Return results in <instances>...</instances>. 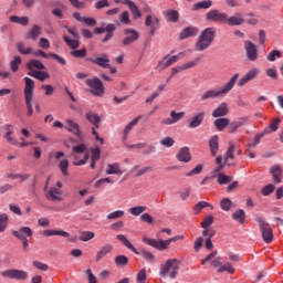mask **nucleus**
I'll return each instance as SVG.
<instances>
[{"label":"nucleus","mask_w":283,"mask_h":283,"mask_svg":"<svg viewBox=\"0 0 283 283\" xmlns=\"http://www.w3.org/2000/svg\"><path fill=\"white\" fill-rule=\"evenodd\" d=\"M135 255H140L143 260H145V262H147L148 264H154V262H156V255H154V253H151L147 249H142L140 251H137Z\"/></svg>","instance_id":"c85d7f7f"},{"label":"nucleus","mask_w":283,"mask_h":283,"mask_svg":"<svg viewBox=\"0 0 283 283\" xmlns=\"http://www.w3.org/2000/svg\"><path fill=\"white\" fill-rule=\"evenodd\" d=\"M70 168V160L67 159H62L60 163H59V169L61 171V174L63 176H70V170H67Z\"/></svg>","instance_id":"49530a36"},{"label":"nucleus","mask_w":283,"mask_h":283,"mask_svg":"<svg viewBox=\"0 0 283 283\" xmlns=\"http://www.w3.org/2000/svg\"><path fill=\"white\" fill-rule=\"evenodd\" d=\"M28 74L33 78H38V81H45V78H50V73L45 71H31Z\"/></svg>","instance_id":"58836bf2"},{"label":"nucleus","mask_w":283,"mask_h":283,"mask_svg":"<svg viewBox=\"0 0 283 283\" xmlns=\"http://www.w3.org/2000/svg\"><path fill=\"white\" fill-rule=\"evenodd\" d=\"M185 118V112H176V111H170V117L164 118L161 120V125H176V123H180Z\"/></svg>","instance_id":"ddd939ff"},{"label":"nucleus","mask_w":283,"mask_h":283,"mask_svg":"<svg viewBox=\"0 0 283 283\" xmlns=\"http://www.w3.org/2000/svg\"><path fill=\"white\" fill-rule=\"evenodd\" d=\"M260 74V70L259 69H251L249 70L239 81H238V85L239 87H244V85H247V83L254 81V78H258V75Z\"/></svg>","instance_id":"f8f14e48"},{"label":"nucleus","mask_w":283,"mask_h":283,"mask_svg":"<svg viewBox=\"0 0 283 283\" xmlns=\"http://www.w3.org/2000/svg\"><path fill=\"white\" fill-rule=\"evenodd\" d=\"M216 40V29L212 27L206 28L198 36L195 44L196 52H205L211 48V43Z\"/></svg>","instance_id":"f03ea898"},{"label":"nucleus","mask_w":283,"mask_h":283,"mask_svg":"<svg viewBox=\"0 0 283 283\" xmlns=\"http://www.w3.org/2000/svg\"><path fill=\"white\" fill-rule=\"evenodd\" d=\"M219 137L218 135H214L209 140V148L212 156H217L218 149H220V146L218 144Z\"/></svg>","instance_id":"4c0bfd02"},{"label":"nucleus","mask_w":283,"mask_h":283,"mask_svg":"<svg viewBox=\"0 0 283 283\" xmlns=\"http://www.w3.org/2000/svg\"><path fill=\"white\" fill-rule=\"evenodd\" d=\"M86 61H90L91 63H94L95 65H98V67H103V70H107L109 67V55L102 54L98 57H87Z\"/></svg>","instance_id":"a211bd4d"},{"label":"nucleus","mask_w":283,"mask_h":283,"mask_svg":"<svg viewBox=\"0 0 283 283\" xmlns=\"http://www.w3.org/2000/svg\"><path fill=\"white\" fill-rule=\"evenodd\" d=\"M140 222H146V224H154V217L145 212L139 217Z\"/></svg>","instance_id":"338daca9"},{"label":"nucleus","mask_w":283,"mask_h":283,"mask_svg":"<svg viewBox=\"0 0 283 283\" xmlns=\"http://www.w3.org/2000/svg\"><path fill=\"white\" fill-rule=\"evenodd\" d=\"M33 233L30 227H21L19 230H12V235L18 240H28L32 238Z\"/></svg>","instance_id":"dca6fc26"},{"label":"nucleus","mask_w":283,"mask_h":283,"mask_svg":"<svg viewBox=\"0 0 283 283\" xmlns=\"http://www.w3.org/2000/svg\"><path fill=\"white\" fill-rule=\"evenodd\" d=\"M145 25L146 28H150V36H155L156 32L160 30V19H158V17H153L151 14H148L145 20Z\"/></svg>","instance_id":"9b49d317"},{"label":"nucleus","mask_w":283,"mask_h":283,"mask_svg":"<svg viewBox=\"0 0 283 283\" xmlns=\"http://www.w3.org/2000/svg\"><path fill=\"white\" fill-rule=\"evenodd\" d=\"M232 219L237 222H240V224H244V220L247 219V212L244 210L239 209L232 213Z\"/></svg>","instance_id":"a19ab883"},{"label":"nucleus","mask_w":283,"mask_h":283,"mask_svg":"<svg viewBox=\"0 0 283 283\" xmlns=\"http://www.w3.org/2000/svg\"><path fill=\"white\" fill-rule=\"evenodd\" d=\"M234 151H235V145L230 143L226 151V155L223 157L224 163H229V160H233V158H235V155L233 154Z\"/></svg>","instance_id":"a18cd8bd"},{"label":"nucleus","mask_w":283,"mask_h":283,"mask_svg":"<svg viewBox=\"0 0 283 283\" xmlns=\"http://www.w3.org/2000/svg\"><path fill=\"white\" fill-rule=\"evenodd\" d=\"M206 21H211L212 23H224L227 21V13L217 9H211L206 14Z\"/></svg>","instance_id":"6e6552de"},{"label":"nucleus","mask_w":283,"mask_h":283,"mask_svg":"<svg viewBox=\"0 0 283 283\" xmlns=\"http://www.w3.org/2000/svg\"><path fill=\"white\" fill-rule=\"evenodd\" d=\"M228 25H242L244 23V18H242V13L235 12L233 15L229 17L226 13V22Z\"/></svg>","instance_id":"aec40b11"},{"label":"nucleus","mask_w":283,"mask_h":283,"mask_svg":"<svg viewBox=\"0 0 283 283\" xmlns=\"http://www.w3.org/2000/svg\"><path fill=\"white\" fill-rule=\"evenodd\" d=\"M95 233L93 231H83L80 234L81 242H90V240H94Z\"/></svg>","instance_id":"8fccbe9b"},{"label":"nucleus","mask_w":283,"mask_h":283,"mask_svg":"<svg viewBox=\"0 0 283 283\" xmlns=\"http://www.w3.org/2000/svg\"><path fill=\"white\" fill-rule=\"evenodd\" d=\"M29 35H30V39H32L33 41H36L39 36H41V27H39L38 24H34L30 30Z\"/></svg>","instance_id":"09e8293b"},{"label":"nucleus","mask_w":283,"mask_h":283,"mask_svg":"<svg viewBox=\"0 0 283 283\" xmlns=\"http://www.w3.org/2000/svg\"><path fill=\"white\" fill-rule=\"evenodd\" d=\"M1 276L9 277V280H28V272L18 269H11L1 272Z\"/></svg>","instance_id":"1a4fd4ad"},{"label":"nucleus","mask_w":283,"mask_h":283,"mask_svg":"<svg viewBox=\"0 0 283 283\" xmlns=\"http://www.w3.org/2000/svg\"><path fill=\"white\" fill-rule=\"evenodd\" d=\"M129 263V258L120 254L115 258V264L116 266H127Z\"/></svg>","instance_id":"603ef678"},{"label":"nucleus","mask_w":283,"mask_h":283,"mask_svg":"<svg viewBox=\"0 0 283 283\" xmlns=\"http://www.w3.org/2000/svg\"><path fill=\"white\" fill-rule=\"evenodd\" d=\"M147 282V270L144 268L137 273V283Z\"/></svg>","instance_id":"69168bd1"},{"label":"nucleus","mask_w":283,"mask_h":283,"mask_svg":"<svg viewBox=\"0 0 283 283\" xmlns=\"http://www.w3.org/2000/svg\"><path fill=\"white\" fill-rule=\"evenodd\" d=\"M6 135L4 138L9 145H19V142L17 138L12 137V134H14V126L12 124H7L6 126Z\"/></svg>","instance_id":"a878e982"},{"label":"nucleus","mask_w":283,"mask_h":283,"mask_svg":"<svg viewBox=\"0 0 283 283\" xmlns=\"http://www.w3.org/2000/svg\"><path fill=\"white\" fill-rule=\"evenodd\" d=\"M86 119L91 122L92 125H94V127L98 128V125H101V116H98V114L88 112L86 114Z\"/></svg>","instance_id":"37998d69"},{"label":"nucleus","mask_w":283,"mask_h":283,"mask_svg":"<svg viewBox=\"0 0 283 283\" xmlns=\"http://www.w3.org/2000/svg\"><path fill=\"white\" fill-rule=\"evenodd\" d=\"M174 264H178V259H168L159 271L160 277H167L169 271L174 268Z\"/></svg>","instance_id":"5701e85b"},{"label":"nucleus","mask_w":283,"mask_h":283,"mask_svg":"<svg viewBox=\"0 0 283 283\" xmlns=\"http://www.w3.org/2000/svg\"><path fill=\"white\" fill-rule=\"evenodd\" d=\"M231 180H233V177L227 176L222 172H220L217 178L218 185H229V182H231Z\"/></svg>","instance_id":"864d4df0"},{"label":"nucleus","mask_w":283,"mask_h":283,"mask_svg":"<svg viewBox=\"0 0 283 283\" xmlns=\"http://www.w3.org/2000/svg\"><path fill=\"white\" fill-rule=\"evenodd\" d=\"M143 118V116H137L136 118H134L133 120H130L126 127L123 130V140H127V136H129V132L132 129H134V127H136V125H138V120H140Z\"/></svg>","instance_id":"c756f323"},{"label":"nucleus","mask_w":283,"mask_h":283,"mask_svg":"<svg viewBox=\"0 0 283 283\" xmlns=\"http://www.w3.org/2000/svg\"><path fill=\"white\" fill-rule=\"evenodd\" d=\"M27 67L30 72H35L34 70H45V64L41 60L32 59L27 63Z\"/></svg>","instance_id":"473e14b6"},{"label":"nucleus","mask_w":283,"mask_h":283,"mask_svg":"<svg viewBox=\"0 0 283 283\" xmlns=\"http://www.w3.org/2000/svg\"><path fill=\"white\" fill-rule=\"evenodd\" d=\"M124 39L122 41L123 45H132V43H136L138 39H140V33L135 29L126 28L124 30Z\"/></svg>","instance_id":"9d476101"},{"label":"nucleus","mask_w":283,"mask_h":283,"mask_svg":"<svg viewBox=\"0 0 283 283\" xmlns=\"http://www.w3.org/2000/svg\"><path fill=\"white\" fill-rule=\"evenodd\" d=\"M71 56L74 59H85L87 56V49L73 50L71 51Z\"/></svg>","instance_id":"3c124183"},{"label":"nucleus","mask_w":283,"mask_h":283,"mask_svg":"<svg viewBox=\"0 0 283 283\" xmlns=\"http://www.w3.org/2000/svg\"><path fill=\"white\" fill-rule=\"evenodd\" d=\"M202 235L203 238L211 239L216 235V230L213 228H203Z\"/></svg>","instance_id":"774afa93"},{"label":"nucleus","mask_w":283,"mask_h":283,"mask_svg":"<svg viewBox=\"0 0 283 283\" xmlns=\"http://www.w3.org/2000/svg\"><path fill=\"white\" fill-rule=\"evenodd\" d=\"M24 101L27 109H34L32 103H34V80L30 77H24Z\"/></svg>","instance_id":"20e7f679"},{"label":"nucleus","mask_w":283,"mask_h":283,"mask_svg":"<svg viewBox=\"0 0 283 283\" xmlns=\"http://www.w3.org/2000/svg\"><path fill=\"white\" fill-rule=\"evenodd\" d=\"M164 14H166L168 23H178V20L180 19V13L174 9L166 10Z\"/></svg>","instance_id":"f704fd0d"},{"label":"nucleus","mask_w":283,"mask_h":283,"mask_svg":"<svg viewBox=\"0 0 283 283\" xmlns=\"http://www.w3.org/2000/svg\"><path fill=\"white\" fill-rule=\"evenodd\" d=\"M123 3L124 6H127L135 19H140V17H143V13L140 12V9H138V6H136V2L132 0H124Z\"/></svg>","instance_id":"bb28decb"},{"label":"nucleus","mask_w":283,"mask_h":283,"mask_svg":"<svg viewBox=\"0 0 283 283\" xmlns=\"http://www.w3.org/2000/svg\"><path fill=\"white\" fill-rule=\"evenodd\" d=\"M275 191V185L269 184L268 186L263 187L261 192L262 196H271Z\"/></svg>","instance_id":"0e129e2a"},{"label":"nucleus","mask_w":283,"mask_h":283,"mask_svg":"<svg viewBox=\"0 0 283 283\" xmlns=\"http://www.w3.org/2000/svg\"><path fill=\"white\" fill-rule=\"evenodd\" d=\"M86 85L90 86L93 96H103L105 94L103 82L97 76L86 80Z\"/></svg>","instance_id":"423d86ee"},{"label":"nucleus","mask_w":283,"mask_h":283,"mask_svg":"<svg viewBox=\"0 0 283 283\" xmlns=\"http://www.w3.org/2000/svg\"><path fill=\"white\" fill-rule=\"evenodd\" d=\"M9 20L11 23H18V25H28L30 23V18L28 17L11 15Z\"/></svg>","instance_id":"79ce46f5"},{"label":"nucleus","mask_w":283,"mask_h":283,"mask_svg":"<svg viewBox=\"0 0 283 283\" xmlns=\"http://www.w3.org/2000/svg\"><path fill=\"white\" fill-rule=\"evenodd\" d=\"M196 34H198V28L187 27L180 32L179 39L185 41V39H189V36H196Z\"/></svg>","instance_id":"7c9ffc66"},{"label":"nucleus","mask_w":283,"mask_h":283,"mask_svg":"<svg viewBox=\"0 0 283 283\" xmlns=\"http://www.w3.org/2000/svg\"><path fill=\"white\" fill-rule=\"evenodd\" d=\"M205 112H199L198 114L193 115L191 118L188 119L187 125L189 129H198L200 125H202L205 120Z\"/></svg>","instance_id":"2eb2a0df"},{"label":"nucleus","mask_w":283,"mask_h":283,"mask_svg":"<svg viewBox=\"0 0 283 283\" xmlns=\"http://www.w3.org/2000/svg\"><path fill=\"white\" fill-rule=\"evenodd\" d=\"M63 41L71 50H77V48H81V40L78 38H74L72 40L67 35H64Z\"/></svg>","instance_id":"e433bc0d"},{"label":"nucleus","mask_w":283,"mask_h":283,"mask_svg":"<svg viewBox=\"0 0 283 283\" xmlns=\"http://www.w3.org/2000/svg\"><path fill=\"white\" fill-rule=\"evenodd\" d=\"M178 240H185V235L179 234L168 240H156L149 239L147 237L143 238V242H145V244H148V247H153V249H157V251H167V249H169V244H171V242H178Z\"/></svg>","instance_id":"7ed1b4c3"},{"label":"nucleus","mask_w":283,"mask_h":283,"mask_svg":"<svg viewBox=\"0 0 283 283\" xmlns=\"http://www.w3.org/2000/svg\"><path fill=\"white\" fill-rule=\"evenodd\" d=\"M106 176H123V170L118 163L108 164L105 170Z\"/></svg>","instance_id":"b1692460"},{"label":"nucleus","mask_w":283,"mask_h":283,"mask_svg":"<svg viewBox=\"0 0 283 283\" xmlns=\"http://www.w3.org/2000/svg\"><path fill=\"white\" fill-rule=\"evenodd\" d=\"M64 128L69 130L71 134H74L77 138H81V126L76 124L71 118L65 119Z\"/></svg>","instance_id":"6ab92c4d"},{"label":"nucleus","mask_w":283,"mask_h":283,"mask_svg":"<svg viewBox=\"0 0 283 283\" xmlns=\"http://www.w3.org/2000/svg\"><path fill=\"white\" fill-rule=\"evenodd\" d=\"M224 271H227L230 274L235 273V269H233V265H231V263L229 262L221 263V265L217 270V273H224Z\"/></svg>","instance_id":"de8ad7c7"},{"label":"nucleus","mask_w":283,"mask_h":283,"mask_svg":"<svg viewBox=\"0 0 283 283\" xmlns=\"http://www.w3.org/2000/svg\"><path fill=\"white\" fill-rule=\"evenodd\" d=\"M8 214L6 213H1L0 214V233H3V231H6V229H8Z\"/></svg>","instance_id":"4d7b16f0"},{"label":"nucleus","mask_w":283,"mask_h":283,"mask_svg":"<svg viewBox=\"0 0 283 283\" xmlns=\"http://www.w3.org/2000/svg\"><path fill=\"white\" fill-rule=\"evenodd\" d=\"M177 160H179V163H191V151L189 147L185 146L179 149Z\"/></svg>","instance_id":"4be33fe9"},{"label":"nucleus","mask_w":283,"mask_h":283,"mask_svg":"<svg viewBox=\"0 0 283 283\" xmlns=\"http://www.w3.org/2000/svg\"><path fill=\"white\" fill-rule=\"evenodd\" d=\"M45 198L51 202H61L63 201V192H61L56 187H50L45 192Z\"/></svg>","instance_id":"4468645a"},{"label":"nucleus","mask_w":283,"mask_h":283,"mask_svg":"<svg viewBox=\"0 0 283 283\" xmlns=\"http://www.w3.org/2000/svg\"><path fill=\"white\" fill-rule=\"evenodd\" d=\"M119 23L123 25H129L132 23V20H129V12L123 11L118 17Z\"/></svg>","instance_id":"5fc2aeb1"},{"label":"nucleus","mask_w":283,"mask_h":283,"mask_svg":"<svg viewBox=\"0 0 283 283\" xmlns=\"http://www.w3.org/2000/svg\"><path fill=\"white\" fill-rule=\"evenodd\" d=\"M116 239L119 240V242L124 243V245H126L127 249L133 251V253H138V250H136L134 248V244H132V242H129V239H127V237H125V234H117Z\"/></svg>","instance_id":"ea45409f"},{"label":"nucleus","mask_w":283,"mask_h":283,"mask_svg":"<svg viewBox=\"0 0 283 283\" xmlns=\"http://www.w3.org/2000/svg\"><path fill=\"white\" fill-rule=\"evenodd\" d=\"M145 211H147V206H135L128 209V213L135 217L142 216Z\"/></svg>","instance_id":"c03bdc74"},{"label":"nucleus","mask_w":283,"mask_h":283,"mask_svg":"<svg viewBox=\"0 0 283 283\" xmlns=\"http://www.w3.org/2000/svg\"><path fill=\"white\" fill-rule=\"evenodd\" d=\"M21 63V56L15 55L13 60L10 62V67L12 72L19 71V64Z\"/></svg>","instance_id":"680f3d73"},{"label":"nucleus","mask_w":283,"mask_h":283,"mask_svg":"<svg viewBox=\"0 0 283 283\" xmlns=\"http://www.w3.org/2000/svg\"><path fill=\"white\" fill-rule=\"evenodd\" d=\"M42 235H44V238H52L54 235H61L62 238H70L69 232L64 230H44L42 231Z\"/></svg>","instance_id":"72a5a7b5"},{"label":"nucleus","mask_w":283,"mask_h":283,"mask_svg":"<svg viewBox=\"0 0 283 283\" xmlns=\"http://www.w3.org/2000/svg\"><path fill=\"white\" fill-rule=\"evenodd\" d=\"M244 49L248 61H258V46L253 42L245 41Z\"/></svg>","instance_id":"f3484780"},{"label":"nucleus","mask_w":283,"mask_h":283,"mask_svg":"<svg viewBox=\"0 0 283 283\" xmlns=\"http://www.w3.org/2000/svg\"><path fill=\"white\" fill-rule=\"evenodd\" d=\"M18 52L20 54H32V48L25 46L23 42L18 43Z\"/></svg>","instance_id":"13d9d810"},{"label":"nucleus","mask_w":283,"mask_h":283,"mask_svg":"<svg viewBox=\"0 0 283 283\" xmlns=\"http://www.w3.org/2000/svg\"><path fill=\"white\" fill-rule=\"evenodd\" d=\"M176 140H174V138L171 137H164L159 140V144L163 146V147H174Z\"/></svg>","instance_id":"052dcab7"},{"label":"nucleus","mask_w":283,"mask_h":283,"mask_svg":"<svg viewBox=\"0 0 283 283\" xmlns=\"http://www.w3.org/2000/svg\"><path fill=\"white\" fill-rule=\"evenodd\" d=\"M256 222L259 224L260 233L263 238V241L266 242V244L273 242V229H271V226L269 222L264 221V219L258 217Z\"/></svg>","instance_id":"39448f33"},{"label":"nucleus","mask_w":283,"mask_h":283,"mask_svg":"<svg viewBox=\"0 0 283 283\" xmlns=\"http://www.w3.org/2000/svg\"><path fill=\"white\" fill-rule=\"evenodd\" d=\"M232 205H233V202L231 201V199L224 198V199L220 202V208L222 209V211H231Z\"/></svg>","instance_id":"bf43d9fd"},{"label":"nucleus","mask_w":283,"mask_h":283,"mask_svg":"<svg viewBox=\"0 0 283 283\" xmlns=\"http://www.w3.org/2000/svg\"><path fill=\"white\" fill-rule=\"evenodd\" d=\"M123 216H125L123 210H115L106 216V220H118L119 218H123Z\"/></svg>","instance_id":"6e6d98bb"},{"label":"nucleus","mask_w":283,"mask_h":283,"mask_svg":"<svg viewBox=\"0 0 283 283\" xmlns=\"http://www.w3.org/2000/svg\"><path fill=\"white\" fill-rule=\"evenodd\" d=\"M187 53L186 52H180L177 55H172V56H165L157 66V70H159V72H163L165 70H167V67L174 65V63H177L179 59H182V56H185Z\"/></svg>","instance_id":"0eeeda50"},{"label":"nucleus","mask_w":283,"mask_h":283,"mask_svg":"<svg viewBox=\"0 0 283 283\" xmlns=\"http://www.w3.org/2000/svg\"><path fill=\"white\" fill-rule=\"evenodd\" d=\"M214 127L217 132H224L229 127V118L220 117L214 120Z\"/></svg>","instance_id":"c9c22d12"},{"label":"nucleus","mask_w":283,"mask_h":283,"mask_svg":"<svg viewBox=\"0 0 283 283\" xmlns=\"http://www.w3.org/2000/svg\"><path fill=\"white\" fill-rule=\"evenodd\" d=\"M112 249H114V247H112V244L106 243L105 245H103L96 253L95 255V261L96 262H101L103 260V258H105L106 255H108V253H112Z\"/></svg>","instance_id":"cd10ccee"},{"label":"nucleus","mask_w":283,"mask_h":283,"mask_svg":"<svg viewBox=\"0 0 283 283\" xmlns=\"http://www.w3.org/2000/svg\"><path fill=\"white\" fill-rule=\"evenodd\" d=\"M227 114H229V108L227 107V103L223 102L212 111V118H223Z\"/></svg>","instance_id":"393cba45"},{"label":"nucleus","mask_w":283,"mask_h":283,"mask_svg":"<svg viewBox=\"0 0 283 283\" xmlns=\"http://www.w3.org/2000/svg\"><path fill=\"white\" fill-rule=\"evenodd\" d=\"M211 6H213V1L202 0V1H199V2H196L195 4H192L191 10L193 12H196L198 10H209V8H211Z\"/></svg>","instance_id":"2f4dec72"},{"label":"nucleus","mask_w":283,"mask_h":283,"mask_svg":"<svg viewBox=\"0 0 283 283\" xmlns=\"http://www.w3.org/2000/svg\"><path fill=\"white\" fill-rule=\"evenodd\" d=\"M238 78H240V74L235 73L232 75V77L226 83L224 86L218 90H207L202 93L200 96V101H209L213 98H224L233 87H235V83L238 82Z\"/></svg>","instance_id":"f257e3e1"},{"label":"nucleus","mask_w":283,"mask_h":283,"mask_svg":"<svg viewBox=\"0 0 283 283\" xmlns=\"http://www.w3.org/2000/svg\"><path fill=\"white\" fill-rule=\"evenodd\" d=\"M205 207H211V209H213V206H210L209 202L200 201L197 205H195V207H193L195 213H200V211H202V209H205Z\"/></svg>","instance_id":"e2e57ef3"},{"label":"nucleus","mask_w":283,"mask_h":283,"mask_svg":"<svg viewBox=\"0 0 283 283\" xmlns=\"http://www.w3.org/2000/svg\"><path fill=\"white\" fill-rule=\"evenodd\" d=\"M270 174L275 185H280V182H282V166H280V164L273 165L270 168Z\"/></svg>","instance_id":"412c9836"}]
</instances>
